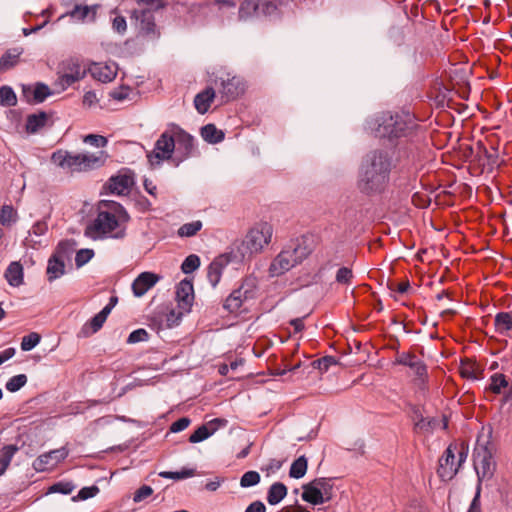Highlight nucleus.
<instances>
[{
	"mask_svg": "<svg viewBox=\"0 0 512 512\" xmlns=\"http://www.w3.org/2000/svg\"><path fill=\"white\" fill-rule=\"evenodd\" d=\"M392 157L388 151L377 149L368 153L358 179L359 190L366 195L382 193L389 183Z\"/></svg>",
	"mask_w": 512,
	"mask_h": 512,
	"instance_id": "f257e3e1",
	"label": "nucleus"
},
{
	"mask_svg": "<svg viewBox=\"0 0 512 512\" xmlns=\"http://www.w3.org/2000/svg\"><path fill=\"white\" fill-rule=\"evenodd\" d=\"M375 134L381 139H387L395 146L409 143L418 134L419 125L415 117L408 112H384L376 118Z\"/></svg>",
	"mask_w": 512,
	"mask_h": 512,
	"instance_id": "f03ea898",
	"label": "nucleus"
},
{
	"mask_svg": "<svg viewBox=\"0 0 512 512\" xmlns=\"http://www.w3.org/2000/svg\"><path fill=\"white\" fill-rule=\"evenodd\" d=\"M129 221L130 215L120 203L101 200L98 204L97 216L86 226L84 235L93 240L103 239Z\"/></svg>",
	"mask_w": 512,
	"mask_h": 512,
	"instance_id": "7ed1b4c3",
	"label": "nucleus"
},
{
	"mask_svg": "<svg viewBox=\"0 0 512 512\" xmlns=\"http://www.w3.org/2000/svg\"><path fill=\"white\" fill-rule=\"evenodd\" d=\"M312 252L304 238L296 239L285 247L271 262L269 274L271 277L283 275L297 264L306 259Z\"/></svg>",
	"mask_w": 512,
	"mask_h": 512,
	"instance_id": "20e7f679",
	"label": "nucleus"
},
{
	"mask_svg": "<svg viewBox=\"0 0 512 512\" xmlns=\"http://www.w3.org/2000/svg\"><path fill=\"white\" fill-rule=\"evenodd\" d=\"M99 154L100 156L88 153L72 154L68 151L57 150L52 154L51 160L54 164L63 169L78 172L88 171L103 165V152H100Z\"/></svg>",
	"mask_w": 512,
	"mask_h": 512,
	"instance_id": "39448f33",
	"label": "nucleus"
},
{
	"mask_svg": "<svg viewBox=\"0 0 512 512\" xmlns=\"http://www.w3.org/2000/svg\"><path fill=\"white\" fill-rule=\"evenodd\" d=\"M271 236V227L266 223L251 228L239 244L234 243L241 260L259 253L270 242Z\"/></svg>",
	"mask_w": 512,
	"mask_h": 512,
	"instance_id": "423d86ee",
	"label": "nucleus"
},
{
	"mask_svg": "<svg viewBox=\"0 0 512 512\" xmlns=\"http://www.w3.org/2000/svg\"><path fill=\"white\" fill-rule=\"evenodd\" d=\"M169 127L172 128L175 139V155L172 158V163L175 166H179L180 163L196 154L194 137L177 124L172 123Z\"/></svg>",
	"mask_w": 512,
	"mask_h": 512,
	"instance_id": "0eeeda50",
	"label": "nucleus"
},
{
	"mask_svg": "<svg viewBox=\"0 0 512 512\" xmlns=\"http://www.w3.org/2000/svg\"><path fill=\"white\" fill-rule=\"evenodd\" d=\"M164 131L155 142L153 151L147 154L148 162L151 167L160 166L164 160H169L174 157L175 139L172 128Z\"/></svg>",
	"mask_w": 512,
	"mask_h": 512,
	"instance_id": "6e6552de",
	"label": "nucleus"
},
{
	"mask_svg": "<svg viewBox=\"0 0 512 512\" xmlns=\"http://www.w3.org/2000/svg\"><path fill=\"white\" fill-rule=\"evenodd\" d=\"M492 454L486 446L477 447L474 451V468L477 473L478 483L484 479H490L494 473Z\"/></svg>",
	"mask_w": 512,
	"mask_h": 512,
	"instance_id": "1a4fd4ad",
	"label": "nucleus"
},
{
	"mask_svg": "<svg viewBox=\"0 0 512 512\" xmlns=\"http://www.w3.org/2000/svg\"><path fill=\"white\" fill-rule=\"evenodd\" d=\"M456 451H458V444L452 443L439 459L437 474L443 481L451 480L458 473Z\"/></svg>",
	"mask_w": 512,
	"mask_h": 512,
	"instance_id": "9d476101",
	"label": "nucleus"
},
{
	"mask_svg": "<svg viewBox=\"0 0 512 512\" xmlns=\"http://www.w3.org/2000/svg\"><path fill=\"white\" fill-rule=\"evenodd\" d=\"M68 454L69 451L66 447L51 450L38 456L33 462V468L36 471L48 470L64 460Z\"/></svg>",
	"mask_w": 512,
	"mask_h": 512,
	"instance_id": "9b49d317",
	"label": "nucleus"
},
{
	"mask_svg": "<svg viewBox=\"0 0 512 512\" xmlns=\"http://www.w3.org/2000/svg\"><path fill=\"white\" fill-rule=\"evenodd\" d=\"M69 245L67 242H60L58 244L56 252L48 260L46 273L48 281L52 282L65 273V263L63 256H60L65 249H68Z\"/></svg>",
	"mask_w": 512,
	"mask_h": 512,
	"instance_id": "f8f14e48",
	"label": "nucleus"
},
{
	"mask_svg": "<svg viewBox=\"0 0 512 512\" xmlns=\"http://www.w3.org/2000/svg\"><path fill=\"white\" fill-rule=\"evenodd\" d=\"M178 309L190 312L194 302V288L191 280L183 279L176 287Z\"/></svg>",
	"mask_w": 512,
	"mask_h": 512,
	"instance_id": "ddd939ff",
	"label": "nucleus"
},
{
	"mask_svg": "<svg viewBox=\"0 0 512 512\" xmlns=\"http://www.w3.org/2000/svg\"><path fill=\"white\" fill-rule=\"evenodd\" d=\"M221 89L219 90L221 98L225 102L234 100L244 93V84L239 77L227 75V78H221Z\"/></svg>",
	"mask_w": 512,
	"mask_h": 512,
	"instance_id": "4468645a",
	"label": "nucleus"
},
{
	"mask_svg": "<svg viewBox=\"0 0 512 512\" xmlns=\"http://www.w3.org/2000/svg\"><path fill=\"white\" fill-rule=\"evenodd\" d=\"M61 4L65 7H72L70 11H67L66 14H69L72 18L78 20H84L91 15V19L94 20L98 5L87 6L84 5L85 0H60Z\"/></svg>",
	"mask_w": 512,
	"mask_h": 512,
	"instance_id": "2eb2a0df",
	"label": "nucleus"
},
{
	"mask_svg": "<svg viewBox=\"0 0 512 512\" xmlns=\"http://www.w3.org/2000/svg\"><path fill=\"white\" fill-rule=\"evenodd\" d=\"M394 363L409 367L422 381L427 378V366L415 354L409 352L398 353Z\"/></svg>",
	"mask_w": 512,
	"mask_h": 512,
	"instance_id": "dca6fc26",
	"label": "nucleus"
},
{
	"mask_svg": "<svg viewBox=\"0 0 512 512\" xmlns=\"http://www.w3.org/2000/svg\"><path fill=\"white\" fill-rule=\"evenodd\" d=\"M231 262V254H221L213 259L207 268V278L212 287L220 282L223 270Z\"/></svg>",
	"mask_w": 512,
	"mask_h": 512,
	"instance_id": "f3484780",
	"label": "nucleus"
},
{
	"mask_svg": "<svg viewBox=\"0 0 512 512\" xmlns=\"http://www.w3.org/2000/svg\"><path fill=\"white\" fill-rule=\"evenodd\" d=\"M253 297V292L249 289H245L244 285L233 290L230 295L225 299L223 308L230 313L239 311L244 301Z\"/></svg>",
	"mask_w": 512,
	"mask_h": 512,
	"instance_id": "a211bd4d",
	"label": "nucleus"
},
{
	"mask_svg": "<svg viewBox=\"0 0 512 512\" xmlns=\"http://www.w3.org/2000/svg\"><path fill=\"white\" fill-rule=\"evenodd\" d=\"M160 277L152 272H142L132 283V291L136 297L143 296L149 289H151Z\"/></svg>",
	"mask_w": 512,
	"mask_h": 512,
	"instance_id": "6ab92c4d",
	"label": "nucleus"
},
{
	"mask_svg": "<svg viewBox=\"0 0 512 512\" xmlns=\"http://www.w3.org/2000/svg\"><path fill=\"white\" fill-rule=\"evenodd\" d=\"M23 95L26 97L28 103L39 104L52 94L48 85L37 82L34 89L30 86H23Z\"/></svg>",
	"mask_w": 512,
	"mask_h": 512,
	"instance_id": "aec40b11",
	"label": "nucleus"
},
{
	"mask_svg": "<svg viewBox=\"0 0 512 512\" xmlns=\"http://www.w3.org/2000/svg\"><path fill=\"white\" fill-rule=\"evenodd\" d=\"M133 177L128 174L112 176L107 182V188L112 194L122 195L133 185Z\"/></svg>",
	"mask_w": 512,
	"mask_h": 512,
	"instance_id": "412c9836",
	"label": "nucleus"
},
{
	"mask_svg": "<svg viewBox=\"0 0 512 512\" xmlns=\"http://www.w3.org/2000/svg\"><path fill=\"white\" fill-rule=\"evenodd\" d=\"M442 425L443 429L448 427V421L444 416L441 420L431 417V418H419L413 427L415 433H431L438 427Z\"/></svg>",
	"mask_w": 512,
	"mask_h": 512,
	"instance_id": "4be33fe9",
	"label": "nucleus"
},
{
	"mask_svg": "<svg viewBox=\"0 0 512 512\" xmlns=\"http://www.w3.org/2000/svg\"><path fill=\"white\" fill-rule=\"evenodd\" d=\"M51 114L45 111L29 114L26 118L25 130L28 134H35L45 127Z\"/></svg>",
	"mask_w": 512,
	"mask_h": 512,
	"instance_id": "5701e85b",
	"label": "nucleus"
},
{
	"mask_svg": "<svg viewBox=\"0 0 512 512\" xmlns=\"http://www.w3.org/2000/svg\"><path fill=\"white\" fill-rule=\"evenodd\" d=\"M139 31L142 35L152 39L159 37L160 33L157 31L154 15L150 11L142 12Z\"/></svg>",
	"mask_w": 512,
	"mask_h": 512,
	"instance_id": "b1692460",
	"label": "nucleus"
},
{
	"mask_svg": "<svg viewBox=\"0 0 512 512\" xmlns=\"http://www.w3.org/2000/svg\"><path fill=\"white\" fill-rule=\"evenodd\" d=\"M215 98V90L213 87H207L200 93H198L194 98V106L195 109L200 114H205L213 102Z\"/></svg>",
	"mask_w": 512,
	"mask_h": 512,
	"instance_id": "393cba45",
	"label": "nucleus"
},
{
	"mask_svg": "<svg viewBox=\"0 0 512 512\" xmlns=\"http://www.w3.org/2000/svg\"><path fill=\"white\" fill-rule=\"evenodd\" d=\"M4 277L10 286L19 287L24 282L22 265L16 261L11 262L5 271Z\"/></svg>",
	"mask_w": 512,
	"mask_h": 512,
	"instance_id": "a878e982",
	"label": "nucleus"
},
{
	"mask_svg": "<svg viewBox=\"0 0 512 512\" xmlns=\"http://www.w3.org/2000/svg\"><path fill=\"white\" fill-rule=\"evenodd\" d=\"M302 488V499L305 502H308L312 505H320L326 502L323 493L319 491L316 485H314V480L304 484Z\"/></svg>",
	"mask_w": 512,
	"mask_h": 512,
	"instance_id": "bb28decb",
	"label": "nucleus"
},
{
	"mask_svg": "<svg viewBox=\"0 0 512 512\" xmlns=\"http://www.w3.org/2000/svg\"><path fill=\"white\" fill-rule=\"evenodd\" d=\"M23 49L12 48L7 50L0 58V73L14 68L20 61Z\"/></svg>",
	"mask_w": 512,
	"mask_h": 512,
	"instance_id": "cd10ccee",
	"label": "nucleus"
},
{
	"mask_svg": "<svg viewBox=\"0 0 512 512\" xmlns=\"http://www.w3.org/2000/svg\"><path fill=\"white\" fill-rule=\"evenodd\" d=\"M58 70L78 77L79 79H83L86 75V69L82 67L80 62L76 59H67L62 61L58 66Z\"/></svg>",
	"mask_w": 512,
	"mask_h": 512,
	"instance_id": "c85d7f7f",
	"label": "nucleus"
},
{
	"mask_svg": "<svg viewBox=\"0 0 512 512\" xmlns=\"http://www.w3.org/2000/svg\"><path fill=\"white\" fill-rule=\"evenodd\" d=\"M287 487L282 482L273 483L267 492V502L270 505H277L280 503L287 495Z\"/></svg>",
	"mask_w": 512,
	"mask_h": 512,
	"instance_id": "c756f323",
	"label": "nucleus"
},
{
	"mask_svg": "<svg viewBox=\"0 0 512 512\" xmlns=\"http://www.w3.org/2000/svg\"><path fill=\"white\" fill-rule=\"evenodd\" d=\"M92 76L102 83L111 82L116 77V70L108 65L94 64L91 68Z\"/></svg>",
	"mask_w": 512,
	"mask_h": 512,
	"instance_id": "7c9ffc66",
	"label": "nucleus"
},
{
	"mask_svg": "<svg viewBox=\"0 0 512 512\" xmlns=\"http://www.w3.org/2000/svg\"><path fill=\"white\" fill-rule=\"evenodd\" d=\"M260 0H243L240 4L238 15L240 20H247L254 15H259Z\"/></svg>",
	"mask_w": 512,
	"mask_h": 512,
	"instance_id": "2f4dec72",
	"label": "nucleus"
},
{
	"mask_svg": "<svg viewBox=\"0 0 512 512\" xmlns=\"http://www.w3.org/2000/svg\"><path fill=\"white\" fill-rule=\"evenodd\" d=\"M105 321L106 320L102 317V315L97 313L89 322H86L82 326L78 336L84 338L89 337L90 335L98 332L102 328Z\"/></svg>",
	"mask_w": 512,
	"mask_h": 512,
	"instance_id": "473e14b6",
	"label": "nucleus"
},
{
	"mask_svg": "<svg viewBox=\"0 0 512 512\" xmlns=\"http://www.w3.org/2000/svg\"><path fill=\"white\" fill-rule=\"evenodd\" d=\"M201 136L206 142L216 144L224 139L225 134L222 130L217 129L214 124H207L201 128Z\"/></svg>",
	"mask_w": 512,
	"mask_h": 512,
	"instance_id": "72a5a7b5",
	"label": "nucleus"
},
{
	"mask_svg": "<svg viewBox=\"0 0 512 512\" xmlns=\"http://www.w3.org/2000/svg\"><path fill=\"white\" fill-rule=\"evenodd\" d=\"M494 326L498 333L506 335L512 329V315L508 312L497 313Z\"/></svg>",
	"mask_w": 512,
	"mask_h": 512,
	"instance_id": "f704fd0d",
	"label": "nucleus"
},
{
	"mask_svg": "<svg viewBox=\"0 0 512 512\" xmlns=\"http://www.w3.org/2000/svg\"><path fill=\"white\" fill-rule=\"evenodd\" d=\"M308 468V460L302 455L293 461L289 470L291 478L300 479L305 476Z\"/></svg>",
	"mask_w": 512,
	"mask_h": 512,
	"instance_id": "c9c22d12",
	"label": "nucleus"
},
{
	"mask_svg": "<svg viewBox=\"0 0 512 512\" xmlns=\"http://www.w3.org/2000/svg\"><path fill=\"white\" fill-rule=\"evenodd\" d=\"M217 430V427H210L207 424H203L201 426H199L189 437V441L191 443H199L201 441H204L206 440L207 438H209L211 435H213L215 433V431Z\"/></svg>",
	"mask_w": 512,
	"mask_h": 512,
	"instance_id": "e433bc0d",
	"label": "nucleus"
},
{
	"mask_svg": "<svg viewBox=\"0 0 512 512\" xmlns=\"http://www.w3.org/2000/svg\"><path fill=\"white\" fill-rule=\"evenodd\" d=\"M17 104V97L14 90L7 85L0 87V105L12 107Z\"/></svg>",
	"mask_w": 512,
	"mask_h": 512,
	"instance_id": "4c0bfd02",
	"label": "nucleus"
},
{
	"mask_svg": "<svg viewBox=\"0 0 512 512\" xmlns=\"http://www.w3.org/2000/svg\"><path fill=\"white\" fill-rule=\"evenodd\" d=\"M202 226L200 220L185 223L178 229L177 234L179 237H192L202 229Z\"/></svg>",
	"mask_w": 512,
	"mask_h": 512,
	"instance_id": "58836bf2",
	"label": "nucleus"
},
{
	"mask_svg": "<svg viewBox=\"0 0 512 512\" xmlns=\"http://www.w3.org/2000/svg\"><path fill=\"white\" fill-rule=\"evenodd\" d=\"M188 312H184L183 310L176 311L175 309H171L169 312L164 313L160 316L161 319H165L166 328H172L174 326L179 325L182 320V317Z\"/></svg>",
	"mask_w": 512,
	"mask_h": 512,
	"instance_id": "ea45409f",
	"label": "nucleus"
},
{
	"mask_svg": "<svg viewBox=\"0 0 512 512\" xmlns=\"http://www.w3.org/2000/svg\"><path fill=\"white\" fill-rule=\"evenodd\" d=\"M17 212L12 205H3L0 209V223L3 226H8L12 222H16Z\"/></svg>",
	"mask_w": 512,
	"mask_h": 512,
	"instance_id": "a19ab883",
	"label": "nucleus"
},
{
	"mask_svg": "<svg viewBox=\"0 0 512 512\" xmlns=\"http://www.w3.org/2000/svg\"><path fill=\"white\" fill-rule=\"evenodd\" d=\"M200 266V258L196 254L187 256L181 264V270L184 274H190Z\"/></svg>",
	"mask_w": 512,
	"mask_h": 512,
	"instance_id": "79ce46f5",
	"label": "nucleus"
},
{
	"mask_svg": "<svg viewBox=\"0 0 512 512\" xmlns=\"http://www.w3.org/2000/svg\"><path fill=\"white\" fill-rule=\"evenodd\" d=\"M314 485H316L319 491L323 493L326 502L332 499L333 485L330 479L316 478L314 479Z\"/></svg>",
	"mask_w": 512,
	"mask_h": 512,
	"instance_id": "37998d69",
	"label": "nucleus"
},
{
	"mask_svg": "<svg viewBox=\"0 0 512 512\" xmlns=\"http://www.w3.org/2000/svg\"><path fill=\"white\" fill-rule=\"evenodd\" d=\"M509 382L507 381L504 374L495 373L491 376L490 389L493 393H501L502 388H506Z\"/></svg>",
	"mask_w": 512,
	"mask_h": 512,
	"instance_id": "c03bdc74",
	"label": "nucleus"
},
{
	"mask_svg": "<svg viewBox=\"0 0 512 512\" xmlns=\"http://www.w3.org/2000/svg\"><path fill=\"white\" fill-rule=\"evenodd\" d=\"M100 489L97 485L87 486L80 489L76 496L72 497V501H84L89 498L95 497L99 493Z\"/></svg>",
	"mask_w": 512,
	"mask_h": 512,
	"instance_id": "a18cd8bd",
	"label": "nucleus"
},
{
	"mask_svg": "<svg viewBox=\"0 0 512 512\" xmlns=\"http://www.w3.org/2000/svg\"><path fill=\"white\" fill-rule=\"evenodd\" d=\"M27 383V376L25 374H19L11 377L5 387L10 392H16L20 390Z\"/></svg>",
	"mask_w": 512,
	"mask_h": 512,
	"instance_id": "49530a36",
	"label": "nucleus"
},
{
	"mask_svg": "<svg viewBox=\"0 0 512 512\" xmlns=\"http://www.w3.org/2000/svg\"><path fill=\"white\" fill-rule=\"evenodd\" d=\"M260 474L257 471H247L240 479V486L248 488L257 485L260 482Z\"/></svg>",
	"mask_w": 512,
	"mask_h": 512,
	"instance_id": "de8ad7c7",
	"label": "nucleus"
},
{
	"mask_svg": "<svg viewBox=\"0 0 512 512\" xmlns=\"http://www.w3.org/2000/svg\"><path fill=\"white\" fill-rule=\"evenodd\" d=\"M41 340V336L36 332L24 336L21 341V349L23 351H30L36 347Z\"/></svg>",
	"mask_w": 512,
	"mask_h": 512,
	"instance_id": "09e8293b",
	"label": "nucleus"
},
{
	"mask_svg": "<svg viewBox=\"0 0 512 512\" xmlns=\"http://www.w3.org/2000/svg\"><path fill=\"white\" fill-rule=\"evenodd\" d=\"M278 6L274 0H262L260 1L259 14L264 16H272L278 13Z\"/></svg>",
	"mask_w": 512,
	"mask_h": 512,
	"instance_id": "8fccbe9b",
	"label": "nucleus"
},
{
	"mask_svg": "<svg viewBox=\"0 0 512 512\" xmlns=\"http://www.w3.org/2000/svg\"><path fill=\"white\" fill-rule=\"evenodd\" d=\"M354 275L352 269L348 267H341L338 269L335 280L342 285H350Z\"/></svg>",
	"mask_w": 512,
	"mask_h": 512,
	"instance_id": "3c124183",
	"label": "nucleus"
},
{
	"mask_svg": "<svg viewBox=\"0 0 512 512\" xmlns=\"http://www.w3.org/2000/svg\"><path fill=\"white\" fill-rule=\"evenodd\" d=\"M94 256V251L92 249H80L75 256V264L76 266L82 267L86 263H88Z\"/></svg>",
	"mask_w": 512,
	"mask_h": 512,
	"instance_id": "603ef678",
	"label": "nucleus"
},
{
	"mask_svg": "<svg viewBox=\"0 0 512 512\" xmlns=\"http://www.w3.org/2000/svg\"><path fill=\"white\" fill-rule=\"evenodd\" d=\"M74 489L75 485L72 482H57L49 488V492L69 495Z\"/></svg>",
	"mask_w": 512,
	"mask_h": 512,
	"instance_id": "864d4df0",
	"label": "nucleus"
},
{
	"mask_svg": "<svg viewBox=\"0 0 512 512\" xmlns=\"http://www.w3.org/2000/svg\"><path fill=\"white\" fill-rule=\"evenodd\" d=\"M337 364H339V360L336 357L331 356V355H327L320 359H317L318 370L321 373L328 371V369L331 366H335Z\"/></svg>",
	"mask_w": 512,
	"mask_h": 512,
	"instance_id": "5fc2aeb1",
	"label": "nucleus"
},
{
	"mask_svg": "<svg viewBox=\"0 0 512 512\" xmlns=\"http://www.w3.org/2000/svg\"><path fill=\"white\" fill-rule=\"evenodd\" d=\"M58 80L57 83L61 86L63 90L73 85L75 82L80 81L78 77L72 76L70 74H67L65 72H62L61 70H58Z\"/></svg>",
	"mask_w": 512,
	"mask_h": 512,
	"instance_id": "6e6d98bb",
	"label": "nucleus"
},
{
	"mask_svg": "<svg viewBox=\"0 0 512 512\" xmlns=\"http://www.w3.org/2000/svg\"><path fill=\"white\" fill-rule=\"evenodd\" d=\"M131 93H133V90L130 87L121 86L111 91L109 95L114 100L124 101L126 99H130Z\"/></svg>",
	"mask_w": 512,
	"mask_h": 512,
	"instance_id": "4d7b16f0",
	"label": "nucleus"
},
{
	"mask_svg": "<svg viewBox=\"0 0 512 512\" xmlns=\"http://www.w3.org/2000/svg\"><path fill=\"white\" fill-rule=\"evenodd\" d=\"M149 338V334L148 332L143 329V328H139V329H136L134 331H132L128 338H127V343L129 344H135V343H138V342H143V341H147Z\"/></svg>",
	"mask_w": 512,
	"mask_h": 512,
	"instance_id": "13d9d810",
	"label": "nucleus"
},
{
	"mask_svg": "<svg viewBox=\"0 0 512 512\" xmlns=\"http://www.w3.org/2000/svg\"><path fill=\"white\" fill-rule=\"evenodd\" d=\"M477 147H478L479 153L483 154V156L487 159V163L489 165H491V166L497 165L498 154H497L496 150H494L493 153L489 152L482 142H478Z\"/></svg>",
	"mask_w": 512,
	"mask_h": 512,
	"instance_id": "bf43d9fd",
	"label": "nucleus"
},
{
	"mask_svg": "<svg viewBox=\"0 0 512 512\" xmlns=\"http://www.w3.org/2000/svg\"><path fill=\"white\" fill-rule=\"evenodd\" d=\"M153 494V489L148 485H143L136 490L133 496V501L139 503Z\"/></svg>",
	"mask_w": 512,
	"mask_h": 512,
	"instance_id": "052dcab7",
	"label": "nucleus"
},
{
	"mask_svg": "<svg viewBox=\"0 0 512 512\" xmlns=\"http://www.w3.org/2000/svg\"><path fill=\"white\" fill-rule=\"evenodd\" d=\"M18 449L19 448L16 445H5L1 450L2 455L0 457V460L10 465V462L15 453L18 451Z\"/></svg>",
	"mask_w": 512,
	"mask_h": 512,
	"instance_id": "680f3d73",
	"label": "nucleus"
},
{
	"mask_svg": "<svg viewBox=\"0 0 512 512\" xmlns=\"http://www.w3.org/2000/svg\"><path fill=\"white\" fill-rule=\"evenodd\" d=\"M481 485L480 483L477 484L475 495L470 503V506L468 508L467 512H482L481 510Z\"/></svg>",
	"mask_w": 512,
	"mask_h": 512,
	"instance_id": "e2e57ef3",
	"label": "nucleus"
},
{
	"mask_svg": "<svg viewBox=\"0 0 512 512\" xmlns=\"http://www.w3.org/2000/svg\"><path fill=\"white\" fill-rule=\"evenodd\" d=\"M84 142L96 147H104L107 144V139L101 135L89 134L85 136Z\"/></svg>",
	"mask_w": 512,
	"mask_h": 512,
	"instance_id": "0e129e2a",
	"label": "nucleus"
},
{
	"mask_svg": "<svg viewBox=\"0 0 512 512\" xmlns=\"http://www.w3.org/2000/svg\"><path fill=\"white\" fill-rule=\"evenodd\" d=\"M134 202H135V207L140 212H147V211L151 210V206H152L151 202L143 195L135 196Z\"/></svg>",
	"mask_w": 512,
	"mask_h": 512,
	"instance_id": "69168bd1",
	"label": "nucleus"
},
{
	"mask_svg": "<svg viewBox=\"0 0 512 512\" xmlns=\"http://www.w3.org/2000/svg\"><path fill=\"white\" fill-rule=\"evenodd\" d=\"M191 423V420L188 417H182L173 422L170 426V431L173 433H178L185 430Z\"/></svg>",
	"mask_w": 512,
	"mask_h": 512,
	"instance_id": "338daca9",
	"label": "nucleus"
},
{
	"mask_svg": "<svg viewBox=\"0 0 512 512\" xmlns=\"http://www.w3.org/2000/svg\"><path fill=\"white\" fill-rule=\"evenodd\" d=\"M112 28L119 34H124L127 30L126 19L123 16H116L112 22Z\"/></svg>",
	"mask_w": 512,
	"mask_h": 512,
	"instance_id": "774afa93",
	"label": "nucleus"
}]
</instances>
